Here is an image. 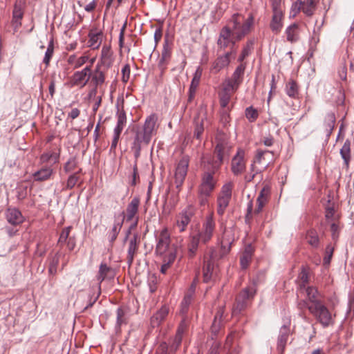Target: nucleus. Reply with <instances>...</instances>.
Returning a JSON list of instances; mask_svg holds the SVG:
<instances>
[{"mask_svg": "<svg viewBox=\"0 0 354 354\" xmlns=\"http://www.w3.org/2000/svg\"><path fill=\"white\" fill-rule=\"evenodd\" d=\"M216 224L213 211L207 214L202 221L201 228L196 232H191L188 238L187 255L193 258L200 243H208L214 236Z\"/></svg>", "mask_w": 354, "mask_h": 354, "instance_id": "f257e3e1", "label": "nucleus"}, {"mask_svg": "<svg viewBox=\"0 0 354 354\" xmlns=\"http://www.w3.org/2000/svg\"><path fill=\"white\" fill-rule=\"evenodd\" d=\"M157 121V115L152 113L147 117L143 126L138 127L135 131L131 149L133 151L136 158L140 156L142 148L147 146L150 143L152 136L156 133L158 128Z\"/></svg>", "mask_w": 354, "mask_h": 354, "instance_id": "f03ea898", "label": "nucleus"}, {"mask_svg": "<svg viewBox=\"0 0 354 354\" xmlns=\"http://www.w3.org/2000/svg\"><path fill=\"white\" fill-rule=\"evenodd\" d=\"M230 24L232 25L230 28L232 35L236 40L239 41L250 32L254 24V17L250 15L246 18L241 14H234L232 15Z\"/></svg>", "mask_w": 354, "mask_h": 354, "instance_id": "7ed1b4c3", "label": "nucleus"}, {"mask_svg": "<svg viewBox=\"0 0 354 354\" xmlns=\"http://www.w3.org/2000/svg\"><path fill=\"white\" fill-rule=\"evenodd\" d=\"M256 294V288L254 286L243 288L236 296L232 309L234 316L241 314L250 304Z\"/></svg>", "mask_w": 354, "mask_h": 354, "instance_id": "20e7f679", "label": "nucleus"}, {"mask_svg": "<svg viewBox=\"0 0 354 354\" xmlns=\"http://www.w3.org/2000/svg\"><path fill=\"white\" fill-rule=\"evenodd\" d=\"M227 153V146L224 142H218L215 146L212 156L204 157L203 165H207L213 170H219L225 154Z\"/></svg>", "mask_w": 354, "mask_h": 354, "instance_id": "39448f33", "label": "nucleus"}, {"mask_svg": "<svg viewBox=\"0 0 354 354\" xmlns=\"http://www.w3.org/2000/svg\"><path fill=\"white\" fill-rule=\"evenodd\" d=\"M203 170L199 187V194L209 196L216 184V180L214 175L218 170H213V169L205 165H203Z\"/></svg>", "mask_w": 354, "mask_h": 354, "instance_id": "423d86ee", "label": "nucleus"}, {"mask_svg": "<svg viewBox=\"0 0 354 354\" xmlns=\"http://www.w3.org/2000/svg\"><path fill=\"white\" fill-rule=\"evenodd\" d=\"M308 309L324 328L333 325L334 319L328 308L322 302L308 306Z\"/></svg>", "mask_w": 354, "mask_h": 354, "instance_id": "0eeeda50", "label": "nucleus"}, {"mask_svg": "<svg viewBox=\"0 0 354 354\" xmlns=\"http://www.w3.org/2000/svg\"><path fill=\"white\" fill-rule=\"evenodd\" d=\"M196 209L192 205H188L180 212L176 216L174 229L181 233L186 230L192 218L195 216Z\"/></svg>", "mask_w": 354, "mask_h": 354, "instance_id": "6e6552de", "label": "nucleus"}, {"mask_svg": "<svg viewBox=\"0 0 354 354\" xmlns=\"http://www.w3.org/2000/svg\"><path fill=\"white\" fill-rule=\"evenodd\" d=\"M246 64H240L232 73L231 77L227 78L223 82L227 91H237L243 81Z\"/></svg>", "mask_w": 354, "mask_h": 354, "instance_id": "1a4fd4ad", "label": "nucleus"}, {"mask_svg": "<svg viewBox=\"0 0 354 354\" xmlns=\"http://www.w3.org/2000/svg\"><path fill=\"white\" fill-rule=\"evenodd\" d=\"M272 19L270 23V28L274 34L281 32L283 26L284 7L283 5L271 6Z\"/></svg>", "mask_w": 354, "mask_h": 354, "instance_id": "9d476101", "label": "nucleus"}, {"mask_svg": "<svg viewBox=\"0 0 354 354\" xmlns=\"http://www.w3.org/2000/svg\"><path fill=\"white\" fill-rule=\"evenodd\" d=\"M233 185L232 183L225 184L217 198V214L223 216L232 197Z\"/></svg>", "mask_w": 354, "mask_h": 354, "instance_id": "9b49d317", "label": "nucleus"}, {"mask_svg": "<svg viewBox=\"0 0 354 354\" xmlns=\"http://www.w3.org/2000/svg\"><path fill=\"white\" fill-rule=\"evenodd\" d=\"M90 66H86L82 70L76 71L69 78L68 85L70 87L84 88L89 81Z\"/></svg>", "mask_w": 354, "mask_h": 354, "instance_id": "f8f14e48", "label": "nucleus"}, {"mask_svg": "<svg viewBox=\"0 0 354 354\" xmlns=\"http://www.w3.org/2000/svg\"><path fill=\"white\" fill-rule=\"evenodd\" d=\"M245 157V150L239 148L231 161V171L234 176H240L245 171L246 160Z\"/></svg>", "mask_w": 354, "mask_h": 354, "instance_id": "ddd939ff", "label": "nucleus"}, {"mask_svg": "<svg viewBox=\"0 0 354 354\" xmlns=\"http://www.w3.org/2000/svg\"><path fill=\"white\" fill-rule=\"evenodd\" d=\"M107 70L97 65H95L93 71L90 68L89 80H91V83L94 86V88L90 92V96L95 95L97 88L104 83L106 79L105 74Z\"/></svg>", "mask_w": 354, "mask_h": 354, "instance_id": "4468645a", "label": "nucleus"}, {"mask_svg": "<svg viewBox=\"0 0 354 354\" xmlns=\"http://www.w3.org/2000/svg\"><path fill=\"white\" fill-rule=\"evenodd\" d=\"M236 38L232 35L229 26L223 27L219 34L217 45L221 50H225L228 46H233L236 42Z\"/></svg>", "mask_w": 354, "mask_h": 354, "instance_id": "2eb2a0df", "label": "nucleus"}, {"mask_svg": "<svg viewBox=\"0 0 354 354\" xmlns=\"http://www.w3.org/2000/svg\"><path fill=\"white\" fill-rule=\"evenodd\" d=\"M113 62V53L111 50V45H103L100 59L96 65L109 69L112 66Z\"/></svg>", "mask_w": 354, "mask_h": 354, "instance_id": "dca6fc26", "label": "nucleus"}, {"mask_svg": "<svg viewBox=\"0 0 354 354\" xmlns=\"http://www.w3.org/2000/svg\"><path fill=\"white\" fill-rule=\"evenodd\" d=\"M276 156L274 151L259 149L256 151L254 162L264 165L265 169H266L270 165L274 162Z\"/></svg>", "mask_w": 354, "mask_h": 354, "instance_id": "f3484780", "label": "nucleus"}, {"mask_svg": "<svg viewBox=\"0 0 354 354\" xmlns=\"http://www.w3.org/2000/svg\"><path fill=\"white\" fill-rule=\"evenodd\" d=\"M188 166L189 162L186 158H183L178 162L174 175L176 187H179L183 185L187 176Z\"/></svg>", "mask_w": 354, "mask_h": 354, "instance_id": "a211bd4d", "label": "nucleus"}, {"mask_svg": "<svg viewBox=\"0 0 354 354\" xmlns=\"http://www.w3.org/2000/svg\"><path fill=\"white\" fill-rule=\"evenodd\" d=\"M104 35L102 31L97 28L90 30L88 35V46L92 50H97L100 48Z\"/></svg>", "mask_w": 354, "mask_h": 354, "instance_id": "6ab92c4d", "label": "nucleus"}, {"mask_svg": "<svg viewBox=\"0 0 354 354\" xmlns=\"http://www.w3.org/2000/svg\"><path fill=\"white\" fill-rule=\"evenodd\" d=\"M5 216L8 223L18 225L23 223L24 218L21 212L15 207H9L5 212Z\"/></svg>", "mask_w": 354, "mask_h": 354, "instance_id": "aec40b11", "label": "nucleus"}, {"mask_svg": "<svg viewBox=\"0 0 354 354\" xmlns=\"http://www.w3.org/2000/svg\"><path fill=\"white\" fill-rule=\"evenodd\" d=\"M290 334V329L289 326L285 324L281 327L277 338V350L281 354L285 351Z\"/></svg>", "mask_w": 354, "mask_h": 354, "instance_id": "412c9836", "label": "nucleus"}, {"mask_svg": "<svg viewBox=\"0 0 354 354\" xmlns=\"http://www.w3.org/2000/svg\"><path fill=\"white\" fill-rule=\"evenodd\" d=\"M170 243V237L167 230L165 229L161 231L158 241L156 245V252L159 254H164L168 249Z\"/></svg>", "mask_w": 354, "mask_h": 354, "instance_id": "4be33fe9", "label": "nucleus"}, {"mask_svg": "<svg viewBox=\"0 0 354 354\" xmlns=\"http://www.w3.org/2000/svg\"><path fill=\"white\" fill-rule=\"evenodd\" d=\"M89 60V55L87 53L78 56L77 54L74 53L70 55L67 57V63L71 65L74 69L80 68L83 66Z\"/></svg>", "mask_w": 354, "mask_h": 354, "instance_id": "5701e85b", "label": "nucleus"}, {"mask_svg": "<svg viewBox=\"0 0 354 354\" xmlns=\"http://www.w3.org/2000/svg\"><path fill=\"white\" fill-rule=\"evenodd\" d=\"M140 244V238L138 234H134L133 237L130 239L129 243V248L127 251V261L131 265L134 259V256L136 254L138 246Z\"/></svg>", "mask_w": 354, "mask_h": 354, "instance_id": "b1692460", "label": "nucleus"}, {"mask_svg": "<svg viewBox=\"0 0 354 354\" xmlns=\"http://www.w3.org/2000/svg\"><path fill=\"white\" fill-rule=\"evenodd\" d=\"M232 51L227 52L223 55L218 56L212 64V70L214 73H218L225 67L227 66L230 62V55Z\"/></svg>", "mask_w": 354, "mask_h": 354, "instance_id": "393cba45", "label": "nucleus"}, {"mask_svg": "<svg viewBox=\"0 0 354 354\" xmlns=\"http://www.w3.org/2000/svg\"><path fill=\"white\" fill-rule=\"evenodd\" d=\"M140 203V198L138 196H135L128 204L126 209L127 213L125 216L127 221H131L136 217L138 212Z\"/></svg>", "mask_w": 354, "mask_h": 354, "instance_id": "a878e982", "label": "nucleus"}, {"mask_svg": "<svg viewBox=\"0 0 354 354\" xmlns=\"http://www.w3.org/2000/svg\"><path fill=\"white\" fill-rule=\"evenodd\" d=\"M169 312L167 306L164 305L151 318V325L153 328L158 326L167 317Z\"/></svg>", "mask_w": 354, "mask_h": 354, "instance_id": "bb28decb", "label": "nucleus"}, {"mask_svg": "<svg viewBox=\"0 0 354 354\" xmlns=\"http://www.w3.org/2000/svg\"><path fill=\"white\" fill-rule=\"evenodd\" d=\"M305 293L308 297L309 303L306 304L308 306H313L317 303H322V301L319 299V292L313 286H306L305 288H303L301 292H298V294Z\"/></svg>", "mask_w": 354, "mask_h": 354, "instance_id": "cd10ccee", "label": "nucleus"}, {"mask_svg": "<svg viewBox=\"0 0 354 354\" xmlns=\"http://www.w3.org/2000/svg\"><path fill=\"white\" fill-rule=\"evenodd\" d=\"M24 12L20 3L16 2L12 11V26L15 31H16L21 25V20L23 17Z\"/></svg>", "mask_w": 354, "mask_h": 354, "instance_id": "c85d7f7f", "label": "nucleus"}, {"mask_svg": "<svg viewBox=\"0 0 354 354\" xmlns=\"http://www.w3.org/2000/svg\"><path fill=\"white\" fill-rule=\"evenodd\" d=\"M203 69L201 67H198L194 74V77L192 78L189 90V100L191 101L194 97L196 89L199 85L200 80L202 76Z\"/></svg>", "mask_w": 354, "mask_h": 354, "instance_id": "c756f323", "label": "nucleus"}, {"mask_svg": "<svg viewBox=\"0 0 354 354\" xmlns=\"http://www.w3.org/2000/svg\"><path fill=\"white\" fill-rule=\"evenodd\" d=\"M53 174L51 167H44L35 172L32 176L36 181H44L48 180Z\"/></svg>", "mask_w": 354, "mask_h": 354, "instance_id": "7c9ffc66", "label": "nucleus"}, {"mask_svg": "<svg viewBox=\"0 0 354 354\" xmlns=\"http://www.w3.org/2000/svg\"><path fill=\"white\" fill-rule=\"evenodd\" d=\"M319 0H304L301 1V11L308 17H310L314 14L316 10Z\"/></svg>", "mask_w": 354, "mask_h": 354, "instance_id": "2f4dec72", "label": "nucleus"}, {"mask_svg": "<svg viewBox=\"0 0 354 354\" xmlns=\"http://www.w3.org/2000/svg\"><path fill=\"white\" fill-rule=\"evenodd\" d=\"M286 39L291 43L299 40V26L296 24L289 26L286 30Z\"/></svg>", "mask_w": 354, "mask_h": 354, "instance_id": "473e14b6", "label": "nucleus"}, {"mask_svg": "<svg viewBox=\"0 0 354 354\" xmlns=\"http://www.w3.org/2000/svg\"><path fill=\"white\" fill-rule=\"evenodd\" d=\"M268 189L265 187L260 192L257 199V207L254 210L255 213L259 214L261 212L263 207L268 201Z\"/></svg>", "mask_w": 354, "mask_h": 354, "instance_id": "72a5a7b5", "label": "nucleus"}, {"mask_svg": "<svg viewBox=\"0 0 354 354\" xmlns=\"http://www.w3.org/2000/svg\"><path fill=\"white\" fill-rule=\"evenodd\" d=\"M340 155L342 158L344 160V165L346 167H348L349 162L351 160V142L349 140H346L342 149H340Z\"/></svg>", "mask_w": 354, "mask_h": 354, "instance_id": "f704fd0d", "label": "nucleus"}, {"mask_svg": "<svg viewBox=\"0 0 354 354\" xmlns=\"http://www.w3.org/2000/svg\"><path fill=\"white\" fill-rule=\"evenodd\" d=\"M123 221H115L111 229L107 233V237L111 243H113L120 232L122 226Z\"/></svg>", "mask_w": 354, "mask_h": 354, "instance_id": "c9c22d12", "label": "nucleus"}, {"mask_svg": "<svg viewBox=\"0 0 354 354\" xmlns=\"http://www.w3.org/2000/svg\"><path fill=\"white\" fill-rule=\"evenodd\" d=\"M308 283V274L305 268H302L298 276V292H301L303 288L307 286Z\"/></svg>", "mask_w": 354, "mask_h": 354, "instance_id": "e433bc0d", "label": "nucleus"}, {"mask_svg": "<svg viewBox=\"0 0 354 354\" xmlns=\"http://www.w3.org/2000/svg\"><path fill=\"white\" fill-rule=\"evenodd\" d=\"M223 91L220 94V104L223 108L227 106L232 95L236 92V91H227L225 90V86L223 85Z\"/></svg>", "mask_w": 354, "mask_h": 354, "instance_id": "4c0bfd02", "label": "nucleus"}, {"mask_svg": "<svg viewBox=\"0 0 354 354\" xmlns=\"http://www.w3.org/2000/svg\"><path fill=\"white\" fill-rule=\"evenodd\" d=\"M214 270V263L211 260H208L207 261H205V264L203 266V280L205 282H208L212 275Z\"/></svg>", "mask_w": 354, "mask_h": 354, "instance_id": "58836bf2", "label": "nucleus"}, {"mask_svg": "<svg viewBox=\"0 0 354 354\" xmlns=\"http://www.w3.org/2000/svg\"><path fill=\"white\" fill-rule=\"evenodd\" d=\"M254 44V40H248L245 44V46L243 47L242 52L240 55V56L238 58V61L241 62V64L243 62V61L251 53V51L253 48V46Z\"/></svg>", "mask_w": 354, "mask_h": 354, "instance_id": "ea45409f", "label": "nucleus"}, {"mask_svg": "<svg viewBox=\"0 0 354 354\" xmlns=\"http://www.w3.org/2000/svg\"><path fill=\"white\" fill-rule=\"evenodd\" d=\"M306 239L308 243L313 248H317L319 245V237L317 232L314 230H310L307 232Z\"/></svg>", "mask_w": 354, "mask_h": 354, "instance_id": "a19ab883", "label": "nucleus"}, {"mask_svg": "<svg viewBox=\"0 0 354 354\" xmlns=\"http://www.w3.org/2000/svg\"><path fill=\"white\" fill-rule=\"evenodd\" d=\"M127 319L128 316L127 311L122 308H118L117 310L116 326L118 327H120L122 324H126L127 323Z\"/></svg>", "mask_w": 354, "mask_h": 354, "instance_id": "79ce46f5", "label": "nucleus"}, {"mask_svg": "<svg viewBox=\"0 0 354 354\" xmlns=\"http://www.w3.org/2000/svg\"><path fill=\"white\" fill-rule=\"evenodd\" d=\"M286 93L290 97L295 98L298 95V86L296 82L293 80H291L288 82L286 84Z\"/></svg>", "mask_w": 354, "mask_h": 354, "instance_id": "37998d69", "label": "nucleus"}, {"mask_svg": "<svg viewBox=\"0 0 354 354\" xmlns=\"http://www.w3.org/2000/svg\"><path fill=\"white\" fill-rule=\"evenodd\" d=\"M111 272V268L105 263H101L98 274L97 276V281L102 283L108 276L109 273Z\"/></svg>", "mask_w": 354, "mask_h": 354, "instance_id": "c03bdc74", "label": "nucleus"}, {"mask_svg": "<svg viewBox=\"0 0 354 354\" xmlns=\"http://www.w3.org/2000/svg\"><path fill=\"white\" fill-rule=\"evenodd\" d=\"M54 53V44L53 41L51 40L47 47V49L45 53V55L43 59V62L46 64V66L49 65L50 61Z\"/></svg>", "mask_w": 354, "mask_h": 354, "instance_id": "a18cd8bd", "label": "nucleus"}, {"mask_svg": "<svg viewBox=\"0 0 354 354\" xmlns=\"http://www.w3.org/2000/svg\"><path fill=\"white\" fill-rule=\"evenodd\" d=\"M40 160L42 162H48L53 160L54 163L57 162L59 160V155L56 153H46L41 156Z\"/></svg>", "mask_w": 354, "mask_h": 354, "instance_id": "49530a36", "label": "nucleus"}, {"mask_svg": "<svg viewBox=\"0 0 354 354\" xmlns=\"http://www.w3.org/2000/svg\"><path fill=\"white\" fill-rule=\"evenodd\" d=\"M258 116L257 111L252 106H249L245 109V117L250 122H254Z\"/></svg>", "mask_w": 354, "mask_h": 354, "instance_id": "de8ad7c7", "label": "nucleus"}, {"mask_svg": "<svg viewBox=\"0 0 354 354\" xmlns=\"http://www.w3.org/2000/svg\"><path fill=\"white\" fill-rule=\"evenodd\" d=\"M189 324V321L187 317H183L176 331V335L183 336L186 331Z\"/></svg>", "mask_w": 354, "mask_h": 354, "instance_id": "09e8293b", "label": "nucleus"}, {"mask_svg": "<svg viewBox=\"0 0 354 354\" xmlns=\"http://www.w3.org/2000/svg\"><path fill=\"white\" fill-rule=\"evenodd\" d=\"M71 228H72V227L68 226V227H66L63 229V230L59 236V240H58V244L63 245L65 243H66V241L69 239L68 236H69V234H70Z\"/></svg>", "mask_w": 354, "mask_h": 354, "instance_id": "8fccbe9b", "label": "nucleus"}, {"mask_svg": "<svg viewBox=\"0 0 354 354\" xmlns=\"http://www.w3.org/2000/svg\"><path fill=\"white\" fill-rule=\"evenodd\" d=\"M182 339H183V336L176 334L174 339L173 340V342L170 345V347H169V352H170V353L173 354L174 353H175L176 351V350L178 348L179 346L181 344Z\"/></svg>", "mask_w": 354, "mask_h": 354, "instance_id": "3c124183", "label": "nucleus"}, {"mask_svg": "<svg viewBox=\"0 0 354 354\" xmlns=\"http://www.w3.org/2000/svg\"><path fill=\"white\" fill-rule=\"evenodd\" d=\"M301 7L302 4L301 0H297L294 2L290 8V17H295L301 10Z\"/></svg>", "mask_w": 354, "mask_h": 354, "instance_id": "603ef678", "label": "nucleus"}, {"mask_svg": "<svg viewBox=\"0 0 354 354\" xmlns=\"http://www.w3.org/2000/svg\"><path fill=\"white\" fill-rule=\"evenodd\" d=\"M79 180V176L77 173H74L71 174L66 182V189H71L75 187L77 183Z\"/></svg>", "mask_w": 354, "mask_h": 354, "instance_id": "864d4df0", "label": "nucleus"}, {"mask_svg": "<svg viewBox=\"0 0 354 354\" xmlns=\"http://www.w3.org/2000/svg\"><path fill=\"white\" fill-rule=\"evenodd\" d=\"M252 259V256L248 252H243L240 259V264L242 269H246Z\"/></svg>", "mask_w": 354, "mask_h": 354, "instance_id": "5fc2aeb1", "label": "nucleus"}, {"mask_svg": "<svg viewBox=\"0 0 354 354\" xmlns=\"http://www.w3.org/2000/svg\"><path fill=\"white\" fill-rule=\"evenodd\" d=\"M204 131L203 123L201 120V122H197L195 125V129L194 131V137L197 140H200L201 136Z\"/></svg>", "mask_w": 354, "mask_h": 354, "instance_id": "6e6d98bb", "label": "nucleus"}, {"mask_svg": "<svg viewBox=\"0 0 354 354\" xmlns=\"http://www.w3.org/2000/svg\"><path fill=\"white\" fill-rule=\"evenodd\" d=\"M335 122V114L333 113H328L325 118V123L326 124L327 127L328 128L330 131H331L333 129Z\"/></svg>", "mask_w": 354, "mask_h": 354, "instance_id": "4d7b16f0", "label": "nucleus"}, {"mask_svg": "<svg viewBox=\"0 0 354 354\" xmlns=\"http://www.w3.org/2000/svg\"><path fill=\"white\" fill-rule=\"evenodd\" d=\"M77 167V161L75 158H71L65 164L64 169L66 173L73 171Z\"/></svg>", "mask_w": 354, "mask_h": 354, "instance_id": "13d9d810", "label": "nucleus"}, {"mask_svg": "<svg viewBox=\"0 0 354 354\" xmlns=\"http://www.w3.org/2000/svg\"><path fill=\"white\" fill-rule=\"evenodd\" d=\"M131 68L129 64H125L122 68V81L127 83L130 77Z\"/></svg>", "mask_w": 354, "mask_h": 354, "instance_id": "bf43d9fd", "label": "nucleus"}, {"mask_svg": "<svg viewBox=\"0 0 354 354\" xmlns=\"http://www.w3.org/2000/svg\"><path fill=\"white\" fill-rule=\"evenodd\" d=\"M175 258H176V256L174 254L171 253L169 254V258H168L169 259L168 261L166 262V261H165V263L161 266L160 272L162 273H163V274L166 273L167 269L169 268L170 265L173 263Z\"/></svg>", "mask_w": 354, "mask_h": 354, "instance_id": "052dcab7", "label": "nucleus"}, {"mask_svg": "<svg viewBox=\"0 0 354 354\" xmlns=\"http://www.w3.org/2000/svg\"><path fill=\"white\" fill-rule=\"evenodd\" d=\"M191 302V296L190 295H186L183 300L181 302V309L180 313L182 314H185L187 313L188 306Z\"/></svg>", "mask_w": 354, "mask_h": 354, "instance_id": "680f3d73", "label": "nucleus"}, {"mask_svg": "<svg viewBox=\"0 0 354 354\" xmlns=\"http://www.w3.org/2000/svg\"><path fill=\"white\" fill-rule=\"evenodd\" d=\"M127 123V116L124 111H121L118 113V121L117 124L125 127Z\"/></svg>", "mask_w": 354, "mask_h": 354, "instance_id": "e2e57ef3", "label": "nucleus"}, {"mask_svg": "<svg viewBox=\"0 0 354 354\" xmlns=\"http://www.w3.org/2000/svg\"><path fill=\"white\" fill-rule=\"evenodd\" d=\"M333 253V248L328 245L326 248V256L324 258V263L328 264Z\"/></svg>", "mask_w": 354, "mask_h": 354, "instance_id": "0e129e2a", "label": "nucleus"}, {"mask_svg": "<svg viewBox=\"0 0 354 354\" xmlns=\"http://www.w3.org/2000/svg\"><path fill=\"white\" fill-rule=\"evenodd\" d=\"M158 352L160 354H171L170 352H169V348L165 342H162L160 344V345L158 347Z\"/></svg>", "mask_w": 354, "mask_h": 354, "instance_id": "69168bd1", "label": "nucleus"}, {"mask_svg": "<svg viewBox=\"0 0 354 354\" xmlns=\"http://www.w3.org/2000/svg\"><path fill=\"white\" fill-rule=\"evenodd\" d=\"M120 139V136H114L111 142V147H110V152L111 153H115L116 147L118 143V140Z\"/></svg>", "mask_w": 354, "mask_h": 354, "instance_id": "338daca9", "label": "nucleus"}, {"mask_svg": "<svg viewBox=\"0 0 354 354\" xmlns=\"http://www.w3.org/2000/svg\"><path fill=\"white\" fill-rule=\"evenodd\" d=\"M96 6H97V1L92 0L88 4H87L84 7V10L88 12H91L95 9Z\"/></svg>", "mask_w": 354, "mask_h": 354, "instance_id": "774afa93", "label": "nucleus"}]
</instances>
